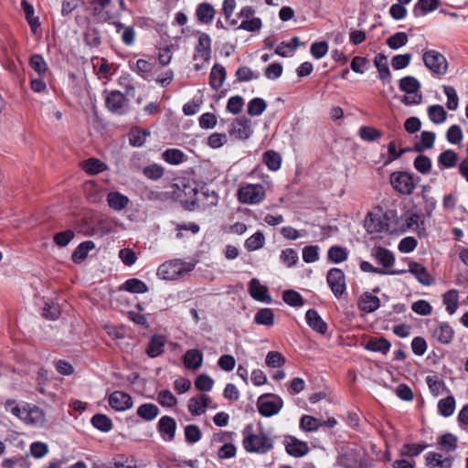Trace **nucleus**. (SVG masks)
<instances>
[{"label": "nucleus", "mask_w": 468, "mask_h": 468, "mask_svg": "<svg viewBox=\"0 0 468 468\" xmlns=\"http://www.w3.org/2000/svg\"><path fill=\"white\" fill-rule=\"evenodd\" d=\"M262 27L261 19L259 17H252L251 19H243L238 29H243L249 32L259 31Z\"/></svg>", "instance_id": "69168bd1"}, {"label": "nucleus", "mask_w": 468, "mask_h": 468, "mask_svg": "<svg viewBox=\"0 0 468 468\" xmlns=\"http://www.w3.org/2000/svg\"><path fill=\"white\" fill-rule=\"evenodd\" d=\"M459 296L456 290H450L443 295V303L450 314H453L458 308Z\"/></svg>", "instance_id": "ea45409f"}, {"label": "nucleus", "mask_w": 468, "mask_h": 468, "mask_svg": "<svg viewBox=\"0 0 468 468\" xmlns=\"http://www.w3.org/2000/svg\"><path fill=\"white\" fill-rule=\"evenodd\" d=\"M194 270V264L173 260L161 264L157 269V276L165 281L176 280Z\"/></svg>", "instance_id": "7ed1b4c3"}, {"label": "nucleus", "mask_w": 468, "mask_h": 468, "mask_svg": "<svg viewBox=\"0 0 468 468\" xmlns=\"http://www.w3.org/2000/svg\"><path fill=\"white\" fill-rule=\"evenodd\" d=\"M165 344V336L162 335H154L150 338L145 352L150 357H156L163 354Z\"/></svg>", "instance_id": "6ab92c4d"}, {"label": "nucleus", "mask_w": 468, "mask_h": 468, "mask_svg": "<svg viewBox=\"0 0 468 468\" xmlns=\"http://www.w3.org/2000/svg\"><path fill=\"white\" fill-rule=\"evenodd\" d=\"M427 112L430 120L435 124H441L446 121L447 112L441 105H431Z\"/></svg>", "instance_id": "473e14b6"}, {"label": "nucleus", "mask_w": 468, "mask_h": 468, "mask_svg": "<svg viewBox=\"0 0 468 468\" xmlns=\"http://www.w3.org/2000/svg\"><path fill=\"white\" fill-rule=\"evenodd\" d=\"M211 38L206 33H201L198 37V44L196 48L195 59H201L208 62L211 58Z\"/></svg>", "instance_id": "2eb2a0df"}, {"label": "nucleus", "mask_w": 468, "mask_h": 468, "mask_svg": "<svg viewBox=\"0 0 468 468\" xmlns=\"http://www.w3.org/2000/svg\"><path fill=\"white\" fill-rule=\"evenodd\" d=\"M438 162L446 168L453 167L457 163V154L452 150H446L439 155Z\"/></svg>", "instance_id": "052dcab7"}, {"label": "nucleus", "mask_w": 468, "mask_h": 468, "mask_svg": "<svg viewBox=\"0 0 468 468\" xmlns=\"http://www.w3.org/2000/svg\"><path fill=\"white\" fill-rule=\"evenodd\" d=\"M150 135V132L148 130H140L134 129L131 132L130 134V144L133 146L140 147L144 145L146 138Z\"/></svg>", "instance_id": "4d7b16f0"}, {"label": "nucleus", "mask_w": 468, "mask_h": 468, "mask_svg": "<svg viewBox=\"0 0 468 468\" xmlns=\"http://www.w3.org/2000/svg\"><path fill=\"white\" fill-rule=\"evenodd\" d=\"M116 32L120 35L122 41L127 45L132 46L135 39V30L133 27H126L119 21L113 23Z\"/></svg>", "instance_id": "bb28decb"}, {"label": "nucleus", "mask_w": 468, "mask_h": 468, "mask_svg": "<svg viewBox=\"0 0 468 468\" xmlns=\"http://www.w3.org/2000/svg\"><path fill=\"white\" fill-rule=\"evenodd\" d=\"M157 429L163 440L172 441L176 436V422L169 416H163L158 421Z\"/></svg>", "instance_id": "4468645a"}, {"label": "nucleus", "mask_w": 468, "mask_h": 468, "mask_svg": "<svg viewBox=\"0 0 468 468\" xmlns=\"http://www.w3.org/2000/svg\"><path fill=\"white\" fill-rule=\"evenodd\" d=\"M123 288L132 293H144L148 292L145 282L136 278L127 280L123 284Z\"/></svg>", "instance_id": "a19ab883"}, {"label": "nucleus", "mask_w": 468, "mask_h": 468, "mask_svg": "<svg viewBox=\"0 0 468 468\" xmlns=\"http://www.w3.org/2000/svg\"><path fill=\"white\" fill-rule=\"evenodd\" d=\"M432 336L441 344H450L454 336L452 327L447 323L439 324L433 330Z\"/></svg>", "instance_id": "a211bd4d"}, {"label": "nucleus", "mask_w": 468, "mask_h": 468, "mask_svg": "<svg viewBox=\"0 0 468 468\" xmlns=\"http://www.w3.org/2000/svg\"><path fill=\"white\" fill-rule=\"evenodd\" d=\"M328 258L334 263H340L347 259V251L342 247L333 246L328 250Z\"/></svg>", "instance_id": "680f3d73"}, {"label": "nucleus", "mask_w": 468, "mask_h": 468, "mask_svg": "<svg viewBox=\"0 0 468 468\" xmlns=\"http://www.w3.org/2000/svg\"><path fill=\"white\" fill-rule=\"evenodd\" d=\"M305 318L306 323L313 330L322 335L326 333L327 324L315 310L309 309L306 312Z\"/></svg>", "instance_id": "aec40b11"}, {"label": "nucleus", "mask_w": 468, "mask_h": 468, "mask_svg": "<svg viewBox=\"0 0 468 468\" xmlns=\"http://www.w3.org/2000/svg\"><path fill=\"white\" fill-rule=\"evenodd\" d=\"M163 159L170 165H179L184 161V153L179 149H167L162 154Z\"/></svg>", "instance_id": "49530a36"}, {"label": "nucleus", "mask_w": 468, "mask_h": 468, "mask_svg": "<svg viewBox=\"0 0 468 468\" xmlns=\"http://www.w3.org/2000/svg\"><path fill=\"white\" fill-rule=\"evenodd\" d=\"M5 408L7 412L23 421L26 425L41 428L46 423L45 411L34 404L7 400Z\"/></svg>", "instance_id": "f257e3e1"}, {"label": "nucleus", "mask_w": 468, "mask_h": 468, "mask_svg": "<svg viewBox=\"0 0 468 468\" xmlns=\"http://www.w3.org/2000/svg\"><path fill=\"white\" fill-rule=\"evenodd\" d=\"M226 69L220 64H215L211 69L209 74V85L210 87L217 90L222 87L225 80H226Z\"/></svg>", "instance_id": "393cba45"}, {"label": "nucleus", "mask_w": 468, "mask_h": 468, "mask_svg": "<svg viewBox=\"0 0 468 468\" xmlns=\"http://www.w3.org/2000/svg\"><path fill=\"white\" fill-rule=\"evenodd\" d=\"M414 167L418 172L427 174L431 168V161L428 156L420 154L414 160Z\"/></svg>", "instance_id": "338daca9"}, {"label": "nucleus", "mask_w": 468, "mask_h": 468, "mask_svg": "<svg viewBox=\"0 0 468 468\" xmlns=\"http://www.w3.org/2000/svg\"><path fill=\"white\" fill-rule=\"evenodd\" d=\"M380 305L378 297L366 292L360 298L359 306L362 311L372 313L376 311Z\"/></svg>", "instance_id": "c85d7f7f"}, {"label": "nucleus", "mask_w": 468, "mask_h": 468, "mask_svg": "<svg viewBox=\"0 0 468 468\" xmlns=\"http://www.w3.org/2000/svg\"><path fill=\"white\" fill-rule=\"evenodd\" d=\"M425 66L434 74L444 75L448 69V62L445 57L436 50H427L423 53Z\"/></svg>", "instance_id": "0eeeda50"}, {"label": "nucleus", "mask_w": 468, "mask_h": 468, "mask_svg": "<svg viewBox=\"0 0 468 468\" xmlns=\"http://www.w3.org/2000/svg\"><path fill=\"white\" fill-rule=\"evenodd\" d=\"M124 9L123 0H95L94 14L101 21H110L118 17Z\"/></svg>", "instance_id": "20e7f679"}, {"label": "nucleus", "mask_w": 468, "mask_h": 468, "mask_svg": "<svg viewBox=\"0 0 468 468\" xmlns=\"http://www.w3.org/2000/svg\"><path fill=\"white\" fill-rule=\"evenodd\" d=\"M326 282L336 298H340L346 292V277L342 270L338 268L329 270Z\"/></svg>", "instance_id": "6e6552de"}, {"label": "nucleus", "mask_w": 468, "mask_h": 468, "mask_svg": "<svg viewBox=\"0 0 468 468\" xmlns=\"http://www.w3.org/2000/svg\"><path fill=\"white\" fill-rule=\"evenodd\" d=\"M455 410V399L453 397L449 396L442 399L438 403V410L443 417H450L453 414Z\"/></svg>", "instance_id": "c03bdc74"}, {"label": "nucleus", "mask_w": 468, "mask_h": 468, "mask_svg": "<svg viewBox=\"0 0 468 468\" xmlns=\"http://www.w3.org/2000/svg\"><path fill=\"white\" fill-rule=\"evenodd\" d=\"M81 168L89 175H97L107 169L105 163L97 158H89L80 164Z\"/></svg>", "instance_id": "cd10ccee"}, {"label": "nucleus", "mask_w": 468, "mask_h": 468, "mask_svg": "<svg viewBox=\"0 0 468 468\" xmlns=\"http://www.w3.org/2000/svg\"><path fill=\"white\" fill-rule=\"evenodd\" d=\"M438 0H418L414 6L413 14L415 16H423L428 12L434 11L438 8Z\"/></svg>", "instance_id": "c756f323"}, {"label": "nucleus", "mask_w": 468, "mask_h": 468, "mask_svg": "<svg viewBox=\"0 0 468 468\" xmlns=\"http://www.w3.org/2000/svg\"><path fill=\"white\" fill-rule=\"evenodd\" d=\"M390 346V343L385 338L370 339L367 344V348L368 350L373 352H381L383 354L387 353Z\"/></svg>", "instance_id": "864d4df0"}, {"label": "nucleus", "mask_w": 468, "mask_h": 468, "mask_svg": "<svg viewBox=\"0 0 468 468\" xmlns=\"http://www.w3.org/2000/svg\"><path fill=\"white\" fill-rule=\"evenodd\" d=\"M358 133L360 138L366 142H375L382 136V133L372 126H361Z\"/></svg>", "instance_id": "09e8293b"}, {"label": "nucleus", "mask_w": 468, "mask_h": 468, "mask_svg": "<svg viewBox=\"0 0 468 468\" xmlns=\"http://www.w3.org/2000/svg\"><path fill=\"white\" fill-rule=\"evenodd\" d=\"M282 299L291 306L298 307L303 304V300L301 294L293 290L285 291L283 292Z\"/></svg>", "instance_id": "e2e57ef3"}, {"label": "nucleus", "mask_w": 468, "mask_h": 468, "mask_svg": "<svg viewBox=\"0 0 468 468\" xmlns=\"http://www.w3.org/2000/svg\"><path fill=\"white\" fill-rule=\"evenodd\" d=\"M265 238L261 232H256L245 241V248L250 250H256L263 247Z\"/></svg>", "instance_id": "6e6d98bb"}, {"label": "nucleus", "mask_w": 468, "mask_h": 468, "mask_svg": "<svg viewBox=\"0 0 468 468\" xmlns=\"http://www.w3.org/2000/svg\"><path fill=\"white\" fill-rule=\"evenodd\" d=\"M215 16L214 7L207 3H203L197 6V16L198 21L204 24H209Z\"/></svg>", "instance_id": "2f4dec72"}, {"label": "nucleus", "mask_w": 468, "mask_h": 468, "mask_svg": "<svg viewBox=\"0 0 468 468\" xmlns=\"http://www.w3.org/2000/svg\"><path fill=\"white\" fill-rule=\"evenodd\" d=\"M265 363L270 367H281L285 364V357L277 351H270L266 356Z\"/></svg>", "instance_id": "0e129e2a"}, {"label": "nucleus", "mask_w": 468, "mask_h": 468, "mask_svg": "<svg viewBox=\"0 0 468 468\" xmlns=\"http://www.w3.org/2000/svg\"><path fill=\"white\" fill-rule=\"evenodd\" d=\"M158 414L159 409L156 405L153 403L142 404L137 409V415L146 421H151L154 420Z\"/></svg>", "instance_id": "7c9ffc66"}, {"label": "nucleus", "mask_w": 468, "mask_h": 468, "mask_svg": "<svg viewBox=\"0 0 468 468\" xmlns=\"http://www.w3.org/2000/svg\"><path fill=\"white\" fill-rule=\"evenodd\" d=\"M375 257L384 268H389L394 264L395 258L393 254L387 249L378 248L375 250Z\"/></svg>", "instance_id": "79ce46f5"}, {"label": "nucleus", "mask_w": 468, "mask_h": 468, "mask_svg": "<svg viewBox=\"0 0 468 468\" xmlns=\"http://www.w3.org/2000/svg\"><path fill=\"white\" fill-rule=\"evenodd\" d=\"M409 271L414 275L420 283L423 285L431 284V277L423 265L415 261H410L409 263Z\"/></svg>", "instance_id": "b1692460"}, {"label": "nucleus", "mask_w": 468, "mask_h": 468, "mask_svg": "<svg viewBox=\"0 0 468 468\" xmlns=\"http://www.w3.org/2000/svg\"><path fill=\"white\" fill-rule=\"evenodd\" d=\"M286 451L293 457H302L309 452V447L306 442L294 437H290L287 440Z\"/></svg>", "instance_id": "5701e85b"}, {"label": "nucleus", "mask_w": 468, "mask_h": 468, "mask_svg": "<svg viewBox=\"0 0 468 468\" xmlns=\"http://www.w3.org/2000/svg\"><path fill=\"white\" fill-rule=\"evenodd\" d=\"M438 447L446 452H453L457 448V438L452 433L441 435L438 440Z\"/></svg>", "instance_id": "c9c22d12"}, {"label": "nucleus", "mask_w": 468, "mask_h": 468, "mask_svg": "<svg viewBox=\"0 0 468 468\" xmlns=\"http://www.w3.org/2000/svg\"><path fill=\"white\" fill-rule=\"evenodd\" d=\"M444 94L447 97L446 106L450 111L457 110L459 106V97L457 95L456 90L452 86L443 85L442 86Z\"/></svg>", "instance_id": "603ef678"}, {"label": "nucleus", "mask_w": 468, "mask_h": 468, "mask_svg": "<svg viewBox=\"0 0 468 468\" xmlns=\"http://www.w3.org/2000/svg\"><path fill=\"white\" fill-rule=\"evenodd\" d=\"M399 89L407 94L417 93L420 89V83L416 78L407 76L400 80Z\"/></svg>", "instance_id": "72a5a7b5"}, {"label": "nucleus", "mask_w": 468, "mask_h": 468, "mask_svg": "<svg viewBox=\"0 0 468 468\" xmlns=\"http://www.w3.org/2000/svg\"><path fill=\"white\" fill-rule=\"evenodd\" d=\"M108 206L114 211L123 210L130 203V199L125 195L112 191L107 195Z\"/></svg>", "instance_id": "412c9836"}, {"label": "nucleus", "mask_w": 468, "mask_h": 468, "mask_svg": "<svg viewBox=\"0 0 468 468\" xmlns=\"http://www.w3.org/2000/svg\"><path fill=\"white\" fill-rule=\"evenodd\" d=\"M105 103L112 112L122 114L127 107L128 100L122 92L114 90L107 94Z\"/></svg>", "instance_id": "9d476101"}, {"label": "nucleus", "mask_w": 468, "mask_h": 468, "mask_svg": "<svg viewBox=\"0 0 468 468\" xmlns=\"http://www.w3.org/2000/svg\"><path fill=\"white\" fill-rule=\"evenodd\" d=\"M426 383L434 396H439L446 389L444 382L436 375H429L426 377Z\"/></svg>", "instance_id": "58836bf2"}, {"label": "nucleus", "mask_w": 468, "mask_h": 468, "mask_svg": "<svg viewBox=\"0 0 468 468\" xmlns=\"http://www.w3.org/2000/svg\"><path fill=\"white\" fill-rule=\"evenodd\" d=\"M156 399L161 406L167 408H171L177 403L176 398L167 389L159 391Z\"/></svg>", "instance_id": "bf43d9fd"}, {"label": "nucleus", "mask_w": 468, "mask_h": 468, "mask_svg": "<svg viewBox=\"0 0 468 468\" xmlns=\"http://www.w3.org/2000/svg\"><path fill=\"white\" fill-rule=\"evenodd\" d=\"M265 188L261 184H246L238 190V200L242 204L256 205L265 198Z\"/></svg>", "instance_id": "39448f33"}, {"label": "nucleus", "mask_w": 468, "mask_h": 468, "mask_svg": "<svg viewBox=\"0 0 468 468\" xmlns=\"http://www.w3.org/2000/svg\"><path fill=\"white\" fill-rule=\"evenodd\" d=\"M249 290L251 297L259 302L270 303L271 297L266 286L261 285L259 280L253 278L250 282Z\"/></svg>", "instance_id": "f3484780"}, {"label": "nucleus", "mask_w": 468, "mask_h": 468, "mask_svg": "<svg viewBox=\"0 0 468 468\" xmlns=\"http://www.w3.org/2000/svg\"><path fill=\"white\" fill-rule=\"evenodd\" d=\"M29 64L40 77H43L48 71V64L41 55L34 54L31 56Z\"/></svg>", "instance_id": "8fccbe9b"}, {"label": "nucleus", "mask_w": 468, "mask_h": 468, "mask_svg": "<svg viewBox=\"0 0 468 468\" xmlns=\"http://www.w3.org/2000/svg\"><path fill=\"white\" fill-rule=\"evenodd\" d=\"M94 248L95 244L91 240H87L80 243L72 253V261L74 262H80L83 261L87 257L88 252Z\"/></svg>", "instance_id": "f704fd0d"}, {"label": "nucleus", "mask_w": 468, "mask_h": 468, "mask_svg": "<svg viewBox=\"0 0 468 468\" xmlns=\"http://www.w3.org/2000/svg\"><path fill=\"white\" fill-rule=\"evenodd\" d=\"M109 404L117 411H125L133 407V399L129 394L116 390L109 396Z\"/></svg>", "instance_id": "9b49d317"}, {"label": "nucleus", "mask_w": 468, "mask_h": 468, "mask_svg": "<svg viewBox=\"0 0 468 468\" xmlns=\"http://www.w3.org/2000/svg\"><path fill=\"white\" fill-rule=\"evenodd\" d=\"M374 64H375L376 68L378 69V77H379L380 80L384 84L389 82L391 74H390L388 65L387 63V56H385L384 54H378L375 57Z\"/></svg>", "instance_id": "a878e982"}, {"label": "nucleus", "mask_w": 468, "mask_h": 468, "mask_svg": "<svg viewBox=\"0 0 468 468\" xmlns=\"http://www.w3.org/2000/svg\"><path fill=\"white\" fill-rule=\"evenodd\" d=\"M322 425V420L309 415H303L300 420V427L305 431H315Z\"/></svg>", "instance_id": "a18cd8bd"}, {"label": "nucleus", "mask_w": 468, "mask_h": 468, "mask_svg": "<svg viewBox=\"0 0 468 468\" xmlns=\"http://www.w3.org/2000/svg\"><path fill=\"white\" fill-rule=\"evenodd\" d=\"M91 423L96 429H98L103 432H108L112 428V420L104 414L94 415L91 418Z\"/></svg>", "instance_id": "37998d69"}, {"label": "nucleus", "mask_w": 468, "mask_h": 468, "mask_svg": "<svg viewBox=\"0 0 468 468\" xmlns=\"http://www.w3.org/2000/svg\"><path fill=\"white\" fill-rule=\"evenodd\" d=\"M446 138L447 141L452 144L461 143L463 138L461 127L457 124L452 125L446 133Z\"/></svg>", "instance_id": "774afa93"}, {"label": "nucleus", "mask_w": 468, "mask_h": 468, "mask_svg": "<svg viewBox=\"0 0 468 468\" xmlns=\"http://www.w3.org/2000/svg\"><path fill=\"white\" fill-rule=\"evenodd\" d=\"M211 403L212 400L208 396L198 395L188 400L187 408L192 415L198 416L205 413L209 407L216 409L217 406H211Z\"/></svg>", "instance_id": "ddd939ff"}, {"label": "nucleus", "mask_w": 468, "mask_h": 468, "mask_svg": "<svg viewBox=\"0 0 468 468\" xmlns=\"http://www.w3.org/2000/svg\"><path fill=\"white\" fill-rule=\"evenodd\" d=\"M250 122L245 117L235 119L231 123L229 134L237 139H248L252 133Z\"/></svg>", "instance_id": "f8f14e48"}, {"label": "nucleus", "mask_w": 468, "mask_h": 468, "mask_svg": "<svg viewBox=\"0 0 468 468\" xmlns=\"http://www.w3.org/2000/svg\"><path fill=\"white\" fill-rule=\"evenodd\" d=\"M263 162L271 171H277L281 167L282 156L273 150H269L263 154Z\"/></svg>", "instance_id": "e433bc0d"}, {"label": "nucleus", "mask_w": 468, "mask_h": 468, "mask_svg": "<svg viewBox=\"0 0 468 468\" xmlns=\"http://www.w3.org/2000/svg\"><path fill=\"white\" fill-rule=\"evenodd\" d=\"M390 183L396 191L403 195L411 194L415 188L411 176L406 172L392 173Z\"/></svg>", "instance_id": "1a4fd4ad"}, {"label": "nucleus", "mask_w": 468, "mask_h": 468, "mask_svg": "<svg viewBox=\"0 0 468 468\" xmlns=\"http://www.w3.org/2000/svg\"><path fill=\"white\" fill-rule=\"evenodd\" d=\"M386 224H384L379 218L373 216L372 214H368L365 220V227L367 230L370 233H379L382 232L385 229Z\"/></svg>", "instance_id": "de8ad7c7"}, {"label": "nucleus", "mask_w": 468, "mask_h": 468, "mask_svg": "<svg viewBox=\"0 0 468 468\" xmlns=\"http://www.w3.org/2000/svg\"><path fill=\"white\" fill-rule=\"evenodd\" d=\"M257 324L271 326L274 324V314L271 308H262L254 316Z\"/></svg>", "instance_id": "4c0bfd02"}, {"label": "nucleus", "mask_w": 468, "mask_h": 468, "mask_svg": "<svg viewBox=\"0 0 468 468\" xmlns=\"http://www.w3.org/2000/svg\"><path fill=\"white\" fill-rule=\"evenodd\" d=\"M408 43V36L404 32H398L387 39V45L391 49H399Z\"/></svg>", "instance_id": "13d9d810"}, {"label": "nucleus", "mask_w": 468, "mask_h": 468, "mask_svg": "<svg viewBox=\"0 0 468 468\" xmlns=\"http://www.w3.org/2000/svg\"><path fill=\"white\" fill-rule=\"evenodd\" d=\"M243 446L247 452L265 453L272 448V441L262 431L255 432L249 424L243 430Z\"/></svg>", "instance_id": "f03ea898"}, {"label": "nucleus", "mask_w": 468, "mask_h": 468, "mask_svg": "<svg viewBox=\"0 0 468 468\" xmlns=\"http://www.w3.org/2000/svg\"><path fill=\"white\" fill-rule=\"evenodd\" d=\"M267 108L266 101L261 98H254L248 103V113L250 116H260Z\"/></svg>", "instance_id": "3c124183"}, {"label": "nucleus", "mask_w": 468, "mask_h": 468, "mask_svg": "<svg viewBox=\"0 0 468 468\" xmlns=\"http://www.w3.org/2000/svg\"><path fill=\"white\" fill-rule=\"evenodd\" d=\"M426 464L430 468H452V459L439 452H429L425 455Z\"/></svg>", "instance_id": "dca6fc26"}, {"label": "nucleus", "mask_w": 468, "mask_h": 468, "mask_svg": "<svg viewBox=\"0 0 468 468\" xmlns=\"http://www.w3.org/2000/svg\"><path fill=\"white\" fill-rule=\"evenodd\" d=\"M435 137L436 134L433 132H422L420 144L415 145L416 151L421 152L424 149H431L434 144Z\"/></svg>", "instance_id": "5fc2aeb1"}, {"label": "nucleus", "mask_w": 468, "mask_h": 468, "mask_svg": "<svg viewBox=\"0 0 468 468\" xmlns=\"http://www.w3.org/2000/svg\"><path fill=\"white\" fill-rule=\"evenodd\" d=\"M259 412L264 417H271L280 412L283 406L282 399L273 394H265L258 399Z\"/></svg>", "instance_id": "423d86ee"}, {"label": "nucleus", "mask_w": 468, "mask_h": 468, "mask_svg": "<svg viewBox=\"0 0 468 468\" xmlns=\"http://www.w3.org/2000/svg\"><path fill=\"white\" fill-rule=\"evenodd\" d=\"M184 366L187 369L197 370L203 363V355L197 349H189L183 357Z\"/></svg>", "instance_id": "4be33fe9"}]
</instances>
